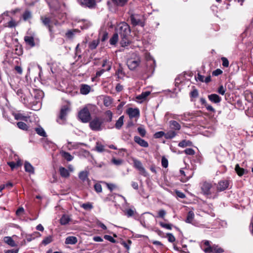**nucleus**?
<instances>
[{
    "mask_svg": "<svg viewBox=\"0 0 253 253\" xmlns=\"http://www.w3.org/2000/svg\"><path fill=\"white\" fill-rule=\"evenodd\" d=\"M137 130L139 134L142 136L144 137L146 135V131L144 128L142 127H138L137 128Z\"/></svg>",
    "mask_w": 253,
    "mask_h": 253,
    "instance_id": "48",
    "label": "nucleus"
},
{
    "mask_svg": "<svg viewBox=\"0 0 253 253\" xmlns=\"http://www.w3.org/2000/svg\"><path fill=\"white\" fill-rule=\"evenodd\" d=\"M180 173L181 175V181L185 182L191 178L193 175V172L188 169H180Z\"/></svg>",
    "mask_w": 253,
    "mask_h": 253,
    "instance_id": "7",
    "label": "nucleus"
},
{
    "mask_svg": "<svg viewBox=\"0 0 253 253\" xmlns=\"http://www.w3.org/2000/svg\"><path fill=\"white\" fill-rule=\"evenodd\" d=\"M222 63V65L224 67H228L229 66V61L226 57H222L221 58Z\"/></svg>",
    "mask_w": 253,
    "mask_h": 253,
    "instance_id": "55",
    "label": "nucleus"
},
{
    "mask_svg": "<svg viewBox=\"0 0 253 253\" xmlns=\"http://www.w3.org/2000/svg\"><path fill=\"white\" fill-rule=\"evenodd\" d=\"M111 162L116 166H120L123 164V160L122 159H116L114 157L112 159Z\"/></svg>",
    "mask_w": 253,
    "mask_h": 253,
    "instance_id": "46",
    "label": "nucleus"
},
{
    "mask_svg": "<svg viewBox=\"0 0 253 253\" xmlns=\"http://www.w3.org/2000/svg\"><path fill=\"white\" fill-rule=\"evenodd\" d=\"M94 188L95 191L97 193H100L102 191V186H101V184L99 183H95L94 185Z\"/></svg>",
    "mask_w": 253,
    "mask_h": 253,
    "instance_id": "47",
    "label": "nucleus"
},
{
    "mask_svg": "<svg viewBox=\"0 0 253 253\" xmlns=\"http://www.w3.org/2000/svg\"><path fill=\"white\" fill-rule=\"evenodd\" d=\"M99 43V40H93L89 43V48L92 50L95 49Z\"/></svg>",
    "mask_w": 253,
    "mask_h": 253,
    "instance_id": "34",
    "label": "nucleus"
},
{
    "mask_svg": "<svg viewBox=\"0 0 253 253\" xmlns=\"http://www.w3.org/2000/svg\"><path fill=\"white\" fill-rule=\"evenodd\" d=\"M126 113L130 119L139 116L140 112L138 108H129L126 110Z\"/></svg>",
    "mask_w": 253,
    "mask_h": 253,
    "instance_id": "14",
    "label": "nucleus"
},
{
    "mask_svg": "<svg viewBox=\"0 0 253 253\" xmlns=\"http://www.w3.org/2000/svg\"><path fill=\"white\" fill-rule=\"evenodd\" d=\"M35 131L40 136L45 137L46 136V134L44 131V130L42 127L40 126L39 127H37L35 128Z\"/></svg>",
    "mask_w": 253,
    "mask_h": 253,
    "instance_id": "37",
    "label": "nucleus"
},
{
    "mask_svg": "<svg viewBox=\"0 0 253 253\" xmlns=\"http://www.w3.org/2000/svg\"><path fill=\"white\" fill-rule=\"evenodd\" d=\"M17 126L19 128L26 130L28 129V126L23 122H19L17 123Z\"/></svg>",
    "mask_w": 253,
    "mask_h": 253,
    "instance_id": "42",
    "label": "nucleus"
},
{
    "mask_svg": "<svg viewBox=\"0 0 253 253\" xmlns=\"http://www.w3.org/2000/svg\"><path fill=\"white\" fill-rule=\"evenodd\" d=\"M230 182L228 180H221L219 181L216 186L215 189L216 193L219 192H221L227 189L229 186Z\"/></svg>",
    "mask_w": 253,
    "mask_h": 253,
    "instance_id": "9",
    "label": "nucleus"
},
{
    "mask_svg": "<svg viewBox=\"0 0 253 253\" xmlns=\"http://www.w3.org/2000/svg\"><path fill=\"white\" fill-rule=\"evenodd\" d=\"M70 218L68 215L67 214H63L61 218L60 219V221L62 222H67V221H70Z\"/></svg>",
    "mask_w": 253,
    "mask_h": 253,
    "instance_id": "57",
    "label": "nucleus"
},
{
    "mask_svg": "<svg viewBox=\"0 0 253 253\" xmlns=\"http://www.w3.org/2000/svg\"><path fill=\"white\" fill-rule=\"evenodd\" d=\"M225 91L226 88L223 85H220L218 89L217 92L221 95H224Z\"/></svg>",
    "mask_w": 253,
    "mask_h": 253,
    "instance_id": "62",
    "label": "nucleus"
},
{
    "mask_svg": "<svg viewBox=\"0 0 253 253\" xmlns=\"http://www.w3.org/2000/svg\"><path fill=\"white\" fill-rule=\"evenodd\" d=\"M235 170L237 174L240 176H241L243 175H244L245 172V169H244L243 168H241L239 166V164H237L235 166Z\"/></svg>",
    "mask_w": 253,
    "mask_h": 253,
    "instance_id": "30",
    "label": "nucleus"
},
{
    "mask_svg": "<svg viewBox=\"0 0 253 253\" xmlns=\"http://www.w3.org/2000/svg\"><path fill=\"white\" fill-rule=\"evenodd\" d=\"M78 240L76 237L74 236H69L66 238L65 240L66 244H75L77 242Z\"/></svg>",
    "mask_w": 253,
    "mask_h": 253,
    "instance_id": "26",
    "label": "nucleus"
},
{
    "mask_svg": "<svg viewBox=\"0 0 253 253\" xmlns=\"http://www.w3.org/2000/svg\"><path fill=\"white\" fill-rule=\"evenodd\" d=\"M103 121L101 118L95 117L91 121H89V127L93 131H100L102 129V125Z\"/></svg>",
    "mask_w": 253,
    "mask_h": 253,
    "instance_id": "4",
    "label": "nucleus"
},
{
    "mask_svg": "<svg viewBox=\"0 0 253 253\" xmlns=\"http://www.w3.org/2000/svg\"><path fill=\"white\" fill-rule=\"evenodd\" d=\"M199 95V92L197 89L194 88L192 91L190 92V97L191 98V101H193V98L198 97Z\"/></svg>",
    "mask_w": 253,
    "mask_h": 253,
    "instance_id": "35",
    "label": "nucleus"
},
{
    "mask_svg": "<svg viewBox=\"0 0 253 253\" xmlns=\"http://www.w3.org/2000/svg\"><path fill=\"white\" fill-rule=\"evenodd\" d=\"M118 40H119V35H118V34L115 33V34H113V36L110 39L109 42H110V44L115 45L117 43Z\"/></svg>",
    "mask_w": 253,
    "mask_h": 253,
    "instance_id": "31",
    "label": "nucleus"
},
{
    "mask_svg": "<svg viewBox=\"0 0 253 253\" xmlns=\"http://www.w3.org/2000/svg\"><path fill=\"white\" fill-rule=\"evenodd\" d=\"M95 150L98 152H102L104 151V146L100 143L97 142L96 143Z\"/></svg>",
    "mask_w": 253,
    "mask_h": 253,
    "instance_id": "44",
    "label": "nucleus"
},
{
    "mask_svg": "<svg viewBox=\"0 0 253 253\" xmlns=\"http://www.w3.org/2000/svg\"><path fill=\"white\" fill-rule=\"evenodd\" d=\"M112 3L118 7H124L129 1V0H111Z\"/></svg>",
    "mask_w": 253,
    "mask_h": 253,
    "instance_id": "23",
    "label": "nucleus"
},
{
    "mask_svg": "<svg viewBox=\"0 0 253 253\" xmlns=\"http://www.w3.org/2000/svg\"><path fill=\"white\" fill-rule=\"evenodd\" d=\"M79 31L77 29L69 30L66 33V36L69 39H72L74 37L75 34Z\"/></svg>",
    "mask_w": 253,
    "mask_h": 253,
    "instance_id": "41",
    "label": "nucleus"
},
{
    "mask_svg": "<svg viewBox=\"0 0 253 253\" xmlns=\"http://www.w3.org/2000/svg\"><path fill=\"white\" fill-rule=\"evenodd\" d=\"M196 80L199 81L201 82L204 83V76L201 75L199 73H198L197 76L195 77Z\"/></svg>",
    "mask_w": 253,
    "mask_h": 253,
    "instance_id": "63",
    "label": "nucleus"
},
{
    "mask_svg": "<svg viewBox=\"0 0 253 253\" xmlns=\"http://www.w3.org/2000/svg\"><path fill=\"white\" fill-rule=\"evenodd\" d=\"M160 225L162 227L165 228L169 230H171L173 225L171 224L167 223L166 222H160Z\"/></svg>",
    "mask_w": 253,
    "mask_h": 253,
    "instance_id": "51",
    "label": "nucleus"
},
{
    "mask_svg": "<svg viewBox=\"0 0 253 253\" xmlns=\"http://www.w3.org/2000/svg\"><path fill=\"white\" fill-rule=\"evenodd\" d=\"M52 11H57L60 7V4L57 0H45Z\"/></svg>",
    "mask_w": 253,
    "mask_h": 253,
    "instance_id": "13",
    "label": "nucleus"
},
{
    "mask_svg": "<svg viewBox=\"0 0 253 253\" xmlns=\"http://www.w3.org/2000/svg\"><path fill=\"white\" fill-rule=\"evenodd\" d=\"M88 172L87 171H82L79 174V178L83 182L87 181L89 182L90 180L88 178Z\"/></svg>",
    "mask_w": 253,
    "mask_h": 253,
    "instance_id": "20",
    "label": "nucleus"
},
{
    "mask_svg": "<svg viewBox=\"0 0 253 253\" xmlns=\"http://www.w3.org/2000/svg\"><path fill=\"white\" fill-rule=\"evenodd\" d=\"M194 217V214L193 211H190L188 212L187 216V219L186 221H191Z\"/></svg>",
    "mask_w": 253,
    "mask_h": 253,
    "instance_id": "56",
    "label": "nucleus"
},
{
    "mask_svg": "<svg viewBox=\"0 0 253 253\" xmlns=\"http://www.w3.org/2000/svg\"><path fill=\"white\" fill-rule=\"evenodd\" d=\"M40 19L42 23L48 28L50 37L51 38H54V32L52 30L53 26L51 25V19L45 16H41Z\"/></svg>",
    "mask_w": 253,
    "mask_h": 253,
    "instance_id": "6",
    "label": "nucleus"
},
{
    "mask_svg": "<svg viewBox=\"0 0 253 253\" xmlns=\"http://www.w3.org/2000/svg\"><path fill=\"white\" fill-rule=\"evenodd\" d=\"M102 67L105 68L104 69L106 71H109L111 68V63L108 61L107 59L103 60V63L102 64Z\"/></svg>",
    "mask_w": 253,
    "mask_h": 253,
    "instance_id": "38",
    "label": "nucleus"
},
{
    "mask_svg": "<svg viewBox=\"0 0 253 253\" xmlns=\"http://www.w3.org/2000/svg\"><path fill=\"white\" fill-rule=\"evenodd\" d=\"M130 20L131 24L133 26L139 25L143 27L145 25L144 22L140 19L139 15L131 14L130 16Z\"/></svg>",
    "mask_w": 253,
    "mask_h": 253,
    "instance_id": "8",
    "label": "nucleus"
},
{
    "mask_svg": "<svg viewBox=\"0 0 253 253\" xmlns=\"http://www.w3.org/2000/svg\"><path fill=\"white\" fill-rule=\"evenodd\" d=\"M24 41L26 43L31 47L39 45V40L38 39L35 40L34 38L32 36H25L24 37Z\"/></svg>",
    "mask_w": 253,
    "mask_h": 253,
    "instance_id": "11",
    "label": "nucleus"
},
{
    "mask_svg": "<svg viewBox=\"0 0 253 253\" xmlns=\"http://www.w3.org/2000/svg\"><path fill=\"white\" fill-rule=\"evenodd\" d=\"M192 145V142L189 140H183L178 143V146L180 147H185L186 146H190Z\"/></svg>",
    "mask_w": 253,
    "mask_h": 253,
    "instance_id": "32",
    "label": "nucleus"
},
{
    "mask_svg": "<svg viewBox=\"0 0 253 253\" xmlns=\"http://www.w3.org/2000/svg\"><path fill=\"white\" fill-rule=\"evenodd\" d=\"M82 21L84 22L83 24V25L80 26V27L82 29H86L90 26V24L89 22L84 20H82Z\"/></svg>",
    "mask_w": 253,
    "mask_h": 253,
    "instance_id": "52",
    "label": "nucleus"
},
{
    "mask_svg": "<svg viewBox=\"0 0 253 253\" xmlns=\"http://www.w3.org/2000/svg\"><path fill=\"white\" fill-rule=\"evenodd\" d=\"M215 183L207 181H203L200 183L201 193L208 198H213L216 196V192L215 188Z\"/></svg>",
    "mask_w": 253,
    "mask_h": 253,
    "instance_id": "2",
    "label": "nucleus"
},
{
    "mask_svg": "<svg viewBox=\"0 0 253 253\" xmlns=\"http://www.w3.org/2000/svg\"><path fill=\"white\" fill-rule=\"evenodd\" d=\"M124 116H122L116 121V123L115 124V127L117 129H120L122 127V126H123V125L124 124Z\"/></svg>",
    "mask_w": 253,
    "mask_h": 253,
    "instance_id": "28",
    "label": "nucleus"
},
{
    "mask_svg": "<svg viewBox=\"0 0 253 253\" xmlns=\"http://www.w3.org/2000/svg\"><path fill=\"white\" fill-rule=\"evenodd\" d=\"M177 133L174 130H170L165 133V138L167 139H170L174 138Z\"/></svg>",
    "mask_w": 253,
    "mask_h": 253,
    "instance_id": "29",
    "label": "nucleus"
},
{
    "mask_svg": "<svg viewBox=\"0 0 253 253\" xmlns=\"http://www.w3.org/2000/svg\"><path fill=\"white\" fill-rule=\"evenodd\" d=\"M115 31L120 37V44L122 47H126L130 44L131 30L127 23L125 22L120 23L117 25Z\"/></svg>",
    "mask_w": 253,
    "mask_h": 253,
    "instance_id": "1",
    "label": "nucleus"
},
{
    "mask_svg": "<svg viewBox=\"0 0 253 253\" xmlns=\"http://www.w3.org/2000/svg\"><path fill=\"white\" fill-rule=\"evenodd\" d=\"M184 152L188 155H194L195 153L194 150L192 148H187L184 151Z\"/></svg>",
    "mask_w": 253,
    "mask_h": 253,
    "instance_id": "54",
    "label": "nucleus"
},
{
    "mask_svg": "<svg viewBox=\"0 0 253 253\" xmlns=\"http://www.w3.org/2000/svg\"><path fill=\"white\" fill-rule=\"evenodd\" d=\"M3 241L4 243L9 245L11 247H16L17 245L16 244L15 241L12 239L11 237L7 236L3 238Z\"/></svg>",
    "mask_w": 253,
    "mask_h": 253,
    "instance_id": "25",
    "label": "nucleus"
},
{
    "mask_svg": "<svg viewBox=\"0 0 253 253\" xmlns=\"http://www.w3.org/2000/svg\"><path fill=\"white\" fill-rule=\"evenodd\" d=\"M162 166L165 168H166L168 166V161L167 158H166L165 157H163L162 158Z\"/></svg>",
    "mask_w": 253,
    "mask_h": 253,
    "instance_id": "58",
    "label": "nucleus"
},
{
    "mask_svg": "<svg viewBox=\"0 0 253 253\" xmlns=\"http://www.w3.org/2000/svg\"><path fill=\"white\" fill-rule=\"evenodd\" d=\"M77 1L81 5L89 8H94L96 5L95 0H77Z\"/></svg>",
    "mask_w": 253,
    "mask_h": 253,
    "instance_id": "12",
    "label": "nucleus"
},
{
    "mask_svg": "<svg viewBox=\"0 0 253 253\" xmlns=\"http://www.w3.org/2000/svg\"><path fill=\"white\" fill-rule=\"evenodd\" d=\"M59 172L61 176L63 177H68L70 175L68 170L64 167L59 168Z\"/></svg>",
    "mask_w": 253,
    "mask_h": 253,
    "instance_id": "27",
    "label": "nucleus"
},
{
    "mask_svg": "<svg viewBox=\"0 0 253 253\" xmlns=\"http://www.w3.org/2000/svg\"><path fill=\"white\" fill-rule=\"evenodd\" d=\"M151 92L149 91L142 92L140 94L136 96V99L139 103H142L144 101L147 97L150 94Z\"/></svg>",
    "mask_w": 253,
    "mask_h": 253,
    "instance_id": "17",
    "label": "nucleus"
},
{
    "mask_svg": "<svg viewBox=\"0 0 253 253\" xmlns=\"http://www.w3.org/2000/svg\"><path fill=\"white\" fill-rule=\"evenodd\" d=\"M165 132H164L163 131H160L156 132L154 134V136L155 138H160L162 137L163 136L165 137Z\"/></svg>",
    "mask_w": 253,
    "mask_h": 253,
    "instance_id": "50",
    "label": "nucleus"
},
{
    "mask_svg": "<svg viewBox=\"0 0 253 253\" xmlns=\"http://www.w3.org/2000/svg\"><path fill=\"white\" fill-rule=\"evenodd\" d=\"M23 19L24 21H27V20L32 18V13L31 11L28 10H26L22 15Z\"/></svg>",
    "mask_w": 253,
    "mask_h": 253,
    "instance_id": "39",
    "label": "nucleus"
},
{
    "mask_svg": "<svg viewBox=\"0 0 253 253\" xmlns=\"http://www.w3.org/2000/svg\"><path fill=\"white\" fill-rule=\"evenodd\" d=\"M53 241V238L52 236H49L46 237H45L42 241V244L44 245H46L51 242H52Z\"/></svg>",
    "mask_w": 253,
    "mask_h": 253,
    "instance_id": "45",
    "label": "nucleus"
},
{
    "mask_svg": "<svg viewBox=\"0 0 253 253\" xmlns=\"http://www.w3.org/2000/svg\"><path fill=\"white\" fill-rule=\"evenodd\" d=\"M78 118L84 123H88L91 120V114L87 107H84L79 111Z\"/></svg>",
    "mask_w": 253,
    "mask_h": 253,
    "instance_id": "3",
    "label": "nucleus"
},
{
    "mask_svg": "<svg viewBox=\"0 0 253 253\" xmlns=\"http://www.w3.org/2000/svg\"><path fill=\"white\" fill-rule=\"evenodd\" d=\"M169 127L175 130H179L181 129L180 125L176 121L171 120L169 122Z\"/></svg>",
    "mask_w": 253,
    "mask_h": 253,
    "instance_id": "22",
    "label": "nucleus"
},
{
    "mask_svg": "<svg viewBox=\"0 0 253 253\" xmlns=\"http://www.w3.org/2000/svg\"><path fill=\"white\" fill-rule=\"evenodd\" d=\"M104 238L113 243H115L116 242V241L110 235H105L104 236Z\"/></svg>",
    "mask_w": 253,
    "mask_h": 253,
    "instance_id": "59",
    "label": "nucleus"
},
{
    "mask_svg": "<svg viewBox=\"0 0 253 253\" xmlns=\"http://www.w3.org/2000/svg\"><path fill=\"white\" fill-rule=\"evenodd\" d=\"M134 141L141 147L146 148L149 146L148 142L145 140L141 138L139 136H135L134 137Z\"/></svg>",
    "mask_w": 253,
    "mask_h": 253,
    "instance_id": "18",
    "label": "nucleus"
},
{
    "mask_svg": "<svg viewBox=\"0 0 253 253\" xmlns=\"http://www.w3.org/2000/svg\"><path fill=\"white\" fill-rule=\"evenodd\" d=\"M133 162L134 167L137 169L141 174L145 176L146 172L141 162L137 160H134Z\"/></svg>",
    "mask_w": 253,
    "mask_h": 253,
    "instance_id": "16",
    "label": "nucleus"
},
{
    "mask_svg": "<svg viewBox=\"0 0 253 253\" xmlns=\"http://www.w3.org/2000/svg\"><path fill=\"white\" fill-rule=\"evenodd\" d=\"M61 154L62 156L68 162L71 161L73 159V156H72L69 152L63 151Z\"/></svg>",
    "mask_w": 253,
    "mask_h": 253,
    "instance_id": "33",
    "label": "nucleus"
},
{
    "mask_svg": "<svg viewBox=\"0 0 253 253\" xmlns=\"http://www.w3.org/2000/svg\"><path fill=\"white\" fill-rule=\"evenodd\" d=\"M140 61L139 57L134 59H129L127 61V65L130 70H134L139 65Z\"/></svg>",
    "mask_w": 253,
    "mask_h": 253,
    "instance_id": "10",
    "label": "nucleus"
},
{
    "mask_svg": "<svg viewBox=\"0 0 253 253\" xmlns=\"http://www.w3.org/2000/svg\"><path fill=\"white\" fill-rule=\"evenodd\" d=\"M167 237L168 238V241L170 243H173L175 241V238L171 233H167Z\"/></svg>",
    "mask_w": 253,
    "mask_h": 253,
    "instance_id": "53",
    "label": "nucleus"
},
{
    "mask_svg": "<svg viewBox=\"0 0 253 253\" xmlns=\"http://www.w3.org/2000/svg\"><path fill=\"white\" fill-rule=\"evenodd\" d=\"M222 73V71L220 69H217L212 72V75L214 76H217L221 75Z\"/></svg>",
    "mask_w": 253,
    "mask_h": 253,
    "instance_id": "64",
    "label": "nucleus"
},
{
    "mask_svg": "<svg viewBox=\"0 0 253 253\" xmlns=\"http://www.w3.org/2000/svg\"><path fill=\"white\" fill-rule=\"evenodd\" d=\"M112 103V100L109 96L105 97L103 100V104L106 107H109Z\"/></svg>",
    "mask_w": 253,
    "mask_h": 253,
    "instance_id": "40",
    "label": "nucleus"
},
{
    "mask_svg": "<svg viewBox=\"0 0 253 253\" xmlns=\"http://www.w3.org/2000/svg\"><path fill=\"white\" fill-rule=\"evenodd\" d=\"M81 207L85 210L90 211L93 208V206L91 203L87 202L82 204Z\"/></svg>",
    "mask_w": 253,
    "mask_h": 253,
    "instance_id": "36",
    "label": "nucleus"
},
{
    "mask_svg": "<svg viewBox=\"0 0 253 253\" xmlns=\"http://www.w3.org/2000/svg\"><path fill=\"white\" fill-rule=\"evenodd\" d=\"M106 116V122H111L112 120L113 114L110 110H107L105 113Z\"/></svg>",
    "mask_w": 253,
    "mask_h": 253,
    "instance_id": "43",
    "label": "nucleus"
},
{
    "mask_svg": "<svg viewBox=\"0 0 253 253\" xmlns=\"http://www.w3.org/2000/svg\"><path fill=\"white\" fill-rule=\"evenodd\" d=\"M14 118L16 120H25L26 117L25 116H23L22 114L18 113V114H16L14 115Z\"/></svg>",
    "mask_w": 253,
    "mask_h": 253,
    "instance_id": "61",
    "label": "nucleus"
},
{
    "mask_svg": "<svg viewBox=\"0 0 253 253\" xmlns=\"http://www.w3.org/2000/svg\"><path fill=\"white\" fill-rule=\"evenodd\" d=\"M70 110V107L68 105L63 106L60 109L59 117L56 120L57 122L59 124H64L66 121V117Z\"/></svg>",
    "mask_w": 253,
    "mask_h": 253,
    "instance_id": "5",
    "label": "nucleus"
},
{
    "mask_svg": "<svg viewBox=\"0 0 253 253\" xmlns=\"http://www.w3.org/2000/svg\"><path fill=\"white\" fill-rule=\"evenodd\" d=\"M209 99L213 103H219L221 100V97L216 94H211L208 95Z\"/></svg>",
    "mask_w": 253,
    "mask_h": 253,
    "instance_id": "21",
    "label": "nucleus"
},
{
    "mask_svg": "<svg viewBox=\"0 0 253 253\" xmlns=\"http://www.w3.org/2000/svg\"><path fill=\"white\" fill-rule=\"evenodd\" d=\"M17 23L13 19H11L7 23V26L9 28L15 27Z\"/></svg>",
    "mask_w": 253,
    "mask_h": 253,
    "instance_id": "60",
    "label": "nucleus"
},
{
    "mask_svg": "<svg viewBox=\"0 0 253 253\" xmlns=\"http://www.w3.org/2000/svg\"><path fill=\"white\" fill-rule=\"evenodd\" d=\"M209 248L205 250V253H222L224 252V250L216 245H213L212 246V248Z\"/></svg>",
    "mask_w": 253,
    "mask_h": 253,
    "instance_id": "15",
    "label": "nucleus"
},
{
    "mask_svg": "<svg viewBox=\"0 0 253 253\" xmlns=\"http://www.w3.org/2000/svg\"><path fill=\"white\" fill-rule=\"evenodd\" d=\"M24 168L26 172L30 173H34V168L32 165L28 162L26 161L24 164Z\"/></svg>",
    "mask_w": 253,
    "mask_h": 253,
    "instance_id": "24",
    "label": "nucleus"
},
{
    "mask_svg": "<svg viewBox=\"0 0 253 253\" xmlns=\"http://www.w3.org/2000/svg\"><path fill=\"white\" fill-rule=\"evenodd\" d=\"M91 89L90 86L86 84H82L80 87V93L82 94L86 95L89 93Z\"/></svg>",
    "mask_w": 253,
    "mask_h": 253,
    "instance_id": "19",
    "label": "nucleus"
},
{
    "mask_svg": "<svg viewBox=\"0 0 253 253\" xmlns=\"http://www.w3.org/2000/svg\"><path fill=\"white\" fill-rule=\"evenodd\" d=\"M105 183L106 184L108 189L110 190V191H112L117 188V185L113 183H108L106 182H105Z\"/></svg>",
    "mask_w": 253,
    "mask_h": 253,
    "instance_id": "49",
    "label": "nucleus"
}]
</instances>
